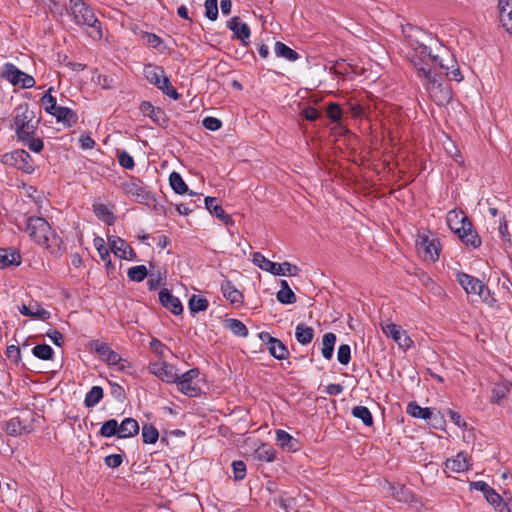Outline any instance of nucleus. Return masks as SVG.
<instances>
[{
    "mask_svg": "<svg viewBox=\"0 0 512 512\" xmlns=\"http://www.w3.org/2000/svg\"><path fill=\"white\" fill-rule=\"evenodd\" d=\"M111 395L120 402H123L126 397L125 390L117 383H111Z\"/></svg>",
    "mask_w": 512,
    "mask_h": 512,
    "instance_id": "obj_64",
    "label": "nucleus"
},
{
    "mask_svg": "<svg viewBox=\"0 0 512 512\" xmlns=\"http://www.w3.org/2000/svg\"><path fill=\"white\" fill-rule=\"evenodd\" d=\"M403 33L411 48L408 59L430 98L438 106L448 105L452 99V91L437 72V68H449V65L444 63V55L433 54L431 47L425 43L428 35L421 28L408 25L403 28Z\"/></svg>",
    "mask_w": 512,
    "mask_h": 512,
    "instance_id": "obj_1",
    "label": "nucleus"
},
{
    "mask_svg": "<svg viewBox=\"0 0 512 512\" xmlns=\"http://www.w3.org/2000/svg\"><path fill=\"white\" fill-rule=\"evenodd\" d=\"M326 113L332 123H339L342 119V109L338 103H329Z\"/></svg>",
    "mask_w": 512,
    "mask_h": 512,
    "instance_id": "obj_52",
    "label": "nucleus"
},
{
    "mask_svg": "<svg viewBox=\"0 0 512 512\" xmlns=\"http://www.w3.org/2000/svg\"><path fill=\"white\" fill-rule=\"evenodd\" d=\"M499 19L502 26L512 32V0H499Z\"/></svg>",
    "mask_w": 512,
    "mask_h": 512,
    "instance_id": "obj_24",
    "label": "nucleus"
},
{
    "mask_svg": "<svg viewBox=\"0 0 512 512\" xmlns=\"http://www.w3.org/2000/svg\"><path fill=\"white\" fill-rule=\"evenodd\" d=\"M351 413L355 418L360 419L364 425H366V426L373 425V417H372L370 410L367 407L362 406V405L355 406L352 409Z\"/></svg>",
    "mask_w": 512,
    "mask_h": 512,
    "instance_id": "obj_43",
    "label": "nucleus"
},
{
    "mask_svg": "<svg viewBox=\"0 0 512 512\" xmlns=\"http://www.w3.org/2000/svg\"><path fill=\"white\" fill-rule=\"evenodd\" d=\"M337 359L340 364L347 365L351 359V348L348 344H341L338 348Z\"/></svg>",
    "mask_w": 512,
    "mask_h": 512,
    "instance_id": "obj_56",
    "label": "nucleus"
},
{
    "mask_svg": "<svg viewBox=\"0 0 512 512\" xmlns=\"http://www.w3.org/2000/svg\"><path fill=\"white\" fill-rule=\"evenodd\" d=\"M382 331L387 337H391L401 348H410L412 340L400 326L394 323H386L382 325Z\"/></svg>",
    "mask_w": 512,
    "mask_h": 512,
    "instance_id": "obj_17",
    "label": "nucleus"
},
{
    "mask_svg": "<svg viewBox=\"0 0 512 512\" xmlns=\"http://www.w3.org/2000/svg\"><path fill=\"white\" fill-rule=\"evenodd\" d=\"M94 246L97 249L101 260L105 261L106 265L108 267L111 266L112 263H111V259H110V252H109L108 248L106 247L103 238L96 237L94 239Z\"/></svg>",
    "mask_w": 512,
    "mask_h": 512,
    "instance_id": "obj_49",
    "label": "nucleus"
},
{
    "mask_svg": "<svg viewBox=\"0 0 512 512\" xmlns=\"http://www.w3.org/2000/svg\"><path fill=\"white\" fill-rule=\"evenodd\" d=\"M277 444L284 450L291 452L297 450L298 441L292 437L288 432L282 429L276 430Z\"/></svg>",
    "mask_w": 512,
    "mask_h": 512,
    "instance_id": "obj_30",
    "label": "nucleus"
},
{
    "mask_svg": "<svg viewBox=\"0 0 512 512\" xmlns=\"http://www.w3.org/2000/svg\"><path fill=\"white\" fill-rule=\"evenodd\" d=\"M34 135L35 134H30L28 136V139L19 141L22 142L25 146H27L31 151L39 153L43 150L44 143L42 139L35 138Z\"/></svg>",
    "mask_w": 512,
    "mask_h": 512,
    "instance_id": "obj_54",
    "label": "nucleus"
},
{
    "mask_svg": "<svg viewBox=\"0 0 512 512\" xmlns=\"http://www.w3.org/2000/svg\"><path fill=\"white\" fill-rule=\"evenodd\" d=\"M511 387L512 384L506 380L496 383L491 391L490 402L493 404H501L502 400L510 392Z\"/></svg>",
    "mask_w": 512,
    "mask_h": 512,
    "instance_id": "obj_27",
    "label": "nucleus"
},
{
    "mask_svg": "<svg viewBox=\"0 0 512 512\" xmlns=\"http://www.w3.org/2000/svg\"><path fill=\"white\" fill-rule=\"evenodd\" d=\"M123 190L126 195L133 197L138 203L147 204L154 199L152 193L139 178L131 177L129 181L123 183Z\"/></svg>",
    "mask_w": 512,
    "mask_h": 512,
    "instance_id": "obj_13",
    "label": "nucleus"
},
{
    "mask_svg": "<svg viewBox=\"0 0 512 512\" xmlns=\"http://www.w3.org/2000/svg\"><path fill=\"white\" fill-rule=\"evenodd\" d=\"M149 372L166 383H175L178 380V374L175 367L165 361L151 363L148 367Z\"/></svg>",
    "mask_w": 512,
    "mask_h": 512,
    "instance_id": "obj_15",
    "label": "nucleus"
},
{
    "mask_svg": "<svg viewBox=\"0 0 512 512\" xmlns=\"http://www.w3.org/2000/svg\"><path fill=\"white\" fill-rule=\"evenodd\" d=\"M208 306V300L196 294H193L188 301V307L192 314L205 311Z\"/></svg>",
    "mask_w": 512,
    "mask_h": 512,
    "instance_id": "obj_41",
    "label": "nucleus"
},
{
    "mask_svg": "<svg viewBox=\"0 0 512 512\" xmlns=\"http://www.w3.org/2000/svg\"><path fill=\"white\" fill-rule=\"evenodd\" d=\"M417 251L425 261L435 262L439 259L440 242L437 238L420 235L416 242Z\"/></svg>",
    "mask_w": 512,
    "mask_h": 512,
    "instance_id": "obj_12",
    "label": "nucleus"
},
{
    "mask_svg": "<svg viewBox=\"0 0 512 512\" xmlns=\"http://www.w3.org/2000/svg\"><path fill=\"white\" fill-rule=\"evenodd\" d=\"M221 291L226 300L231 304H242L243 294L235 287V285L228 279L221 283Z\"/></svg>",
    "mask_w": 512,
    "mask_h": 512,
    "instance_id": "obj_23",
    "label": "nucleus"
},
{
    "mask_svg": "<svg viewBox=\"0 0 512 512\" xmlns=\"http://www.w3.org/2000/svg\"><path fill=\"white\" fill-rule=\"evenodd\" d=\"M200 375L198 368H192L181 376L178 375V380L175 381L178 390L188 397H197L200 395L201 388L195 381Z\"/></svg>",
    "mask_w": 512,
    "mask_h": 512,
    "instance_id": "obj_11",
    "label": "nucleus"
},
{
    "mask_svg": "<svg viewBox=\"0 0 512 512\" xmlns=\"http://www.w3.org/2000/svg\"><path fill=\"white\" fill-rule=\"evenodd\" d=\"M46 335L50 338V340L58 347H62L64 342V337L61 332L56 329H50Z\"/></svg>",
    "mask_w": 512,
    "mask_h": 512,
    "instance_id": "obj_63",
    "label": "nucleus"
},
{
    "mask_svg": "<svg viewBox=\"0 0 512 512\" xmlns=\"http://www.w3.org/2000/svg\"><path fill=\"white\" fill-rule=\"evenodd\" d=\"M227 27L234 33V36L242 42L244 46L248 45V39L251 35L250 27L246 24L241 22L240 18L238 16L232 17L227 22Z\"/></svg>",
    "mask_w": 512,
    "mask_h": 512,
    "instance_id": "obj_19",
    "label": "nucleus"
},
{
    "mask_svg": "<svg viewBox=\"0 0 512 512\" xmlns=\"http://www.w3.org/2000/svg\"><path fill=\"white\" fill-rule=\"evenodd\" d=\"M296 340L302 345H308L314 338V329L303 323L296 326L295 329Z\"/></svg>",
    "mask_w": 512,
    "mask_h": 512,
    "instance_id": "obj_33",
    "label": "nucleus"
},
{
    "mask_svg": "<svg viewBox=\"0 0 512 512\" xmlns=\"http://www.w3.org/2000/svg\"><path fill=\"white\" fill-rule=\"evenodd\" d=\"M159 301L161 305L174 315H180L183 312V306L179 298L170 293L167 288L159 292Z\"/></svg>",
    "mask_w": 512,
    "mask_h": 512,
    "instance_id": "obj_20",
    "label": "nucleus"
},
{
    "mask_svg": "<svg viewBox=\"0 0 512 512\" xmlns=\"http://www.w3.org/2000/svg\"><path fill=\"white\" fill-rule=\"evenodd\" d=\"M21 264V255L14 249L0 248V266L2 268Z\"/></svg>",
    "mask_w": 512,
    "mask_h": 512,
    "instance_id": "obj_28",
    "label": "nucleus"
},
{
    "mask_svg": "<svg viewBox=\"0 0 512 512\" xmlns=\"http://www.w3.org/2000/svg\"><path fill=\"white\" fill-rule=\"evenodd\" d=\"M457 281L467 294L478 295L480 299L492 306L495 302L489 288L478 278L464 272L457 274Z\"/></svg>",
    "mask_w": 512,
    "mask_h": 512,
    "instance_id": "obj_7",
    "label": "nucleus"
},
{
    "mask_svg": "<svg viewBox=\"0 0 512 512\" xmlns=\"http://www.w3.org/2000/svg\"><path fill=\"white\" fill-rule=\"evenodd\" d=\"M140 111L144 116H148L155 123H159L160 119L164 116V112L159 107H154L150 102L143 101L140 105Z\"/></svg>",
    "mask_w": 512,
    "mask_h": 512,
    "instance_id": "obj_36",
    "label": "nucleus"
},
{
    "mask_svg": "<svg viewBox=\"0 0 512 512\" xmlns=\"http://www.w3.org/2000/svg\"><path fill=\"white\" fill-rule=\"evenodd\" d=\"M302 116L310 122L318 120L321 116L319 111L313 106H307L302 110Z\"/></svg>",
    "mask_w": 512,
    "mask_h": 512,
    "instance_id": "obj_61",
    "label": "nucleus"
},
{
    "mask_svg": "<svg viewBox=\"0 0 512 512\" xmlns=\"http://www.w3.org/2000/svg\"><path fill=\"white\" fill-rule=\"evenodd\" d=\"M104 463L109 468H118L123 463L122 454H111L104 458Z\"/></svg>",
    "mask_w": 512,
    "mask_h": 512,
    "instance_id": "obj_62",
    "label": "nucleus"
},
{
    "mask_svg": "<svg viewBox=\"0 0 512 512\" xmlns=\"http://www.w3.org/2000/svg\"><path fill=\"white\" fill-rule=\"evenodd\" d=\"M159 438V432L152 424H145L142 427V440L145 444H155Z\"/></svg>",
    "mask_w": 512,
    "mask_h": 512,
    "instance_id": "obj_45",
    "label": "nucleus"
},
{
    "mask_svg": "<svg viewBox=\"0 0 512 512\" xmlns=\"http://www.w3.org/2000/svg\"><path fill=\"white\" fill-rule=\"evenodd\" d=\"M202 125L210 131H216L219 130L222 127V122L220 119L215 117H205L202 121Z\"/></svg>",
    "mask_w": 512,
    "mask_h": 512,
    "instance_id": "obj_60",
    "label": "nucleus"
},
{
    "mask_svg": "<svg viewBox=\"0 0 512 512\" xmlns=\"http://www.w3.org/2000/svg\"><path fill=\"white\" fill-rule=\"evenodd\" d=\"M169 183L171 188L177 194H185L188 191V186L184 182L182 176L177 172H172L170 174Z\"/></svg>",
    "mask_w": 512,
    "mask_h": 512,
    "instance_id": "obj_44",
    "label": "nucleus"
},
{
    "mask_svg": "<svg viewBox=\"0 0 512 512\" xmlns=\"http://www.w3.org/2000/svg\"><path fill=\"white\" fill-rule=\"evenodd\" d=\"M259 339L267 346L271 356L277 360H284L289 357V350L286 345L279 339L273 337L268 332H260Z\"/></svg>",
    "mask_w": 512,
    "mask_h": 512,
    "instance_id": "obj_14",
    "label": "nucleus"
},
{
    "mask_svg": "<svg viewBox=\"0 0 512 512\" xmlns=\"http://www.w3.org/2000/svg\"><path fill=\"white\" fill-rule=\"evenodd\" d=\"M1 162L5 165L16 167L25 173L34 171V164L30 154L24 149H16L1 156Z\"/></svg>",
    "mask_w": 512,
    "mask_h": 512,
    "instance_id": "obj_9",
    "label": "nucleus"
},
{
    "mask_svg": "<svg viewBox=\"0 0 512 512\" xmlns=\"http://www.w3.org/2000/svg\"><path fill=\"white\" fill-rule=\"evenodd\" d=\"M25 231L29 237L37 244L50 249L60 247L62 240L52 230L49 223L38 216H29L25 219Z\"/></svg>",
    "mask_w": 512,
    "mask_h": 512,
    "instance_id": "obj_2",
    "label": "nucleus"
},
{
    "mask_svg": "<svg viewBox=\"0 0 512 512\" xmlns=\"http://www.w3.org/2000/svg\"><path fill=\"white\" fill-rule=\"evenodd\" d=\"M205 208L219 220H221L225 225H233L234 220L230 215H228L223 207L217 204V199L215 197L207 196L204 199Z\"/></svg>",
    "mask_w": 512,
    "mask_h": 512,
    "instance_id": "obj_22",
    "label": "nucleus"
},
{
    "mask_svg": "<svg viewBox=\"0 0 512 512\" xmlns=\"http://www.w3.org/2000/svg\"><path fill=\"white\" fill-rule=\"evenodd\" d=\"M139 433V424L134 418H125L119 424V438L133 437Z\"/></svg>",
    "mask_w": 512,
    "mask_h": 512,
    "instance_id": "obj_31",
    "label": "nucleus"
},
{
    "mask_svg": "<svg viewBox=\"0 0 512 512\" xmlns=\"http://www.w3.org/2000/svg\"><path fill=\"white\" fill-rule=\"evenodd\" d=\"M435 54H443L444 55V63L449 65L448 69L445 68H438L440 72H438L441 76L445 75L449 77L450 80H454L457 82H460L463 77L461 75L460 69L457 66L456 60L454 56L443 47H440Z\"/></svg>",
    "mask_w": 512,
    "mask_h": 512,
    "instance_id": "obj_16",
    "label": "nucleus"
},
{
    "mask_svg": "<svg viewBox=\"0 0 512 512\" xmlns=\"http://www.w3.org/2000/svg\"><path fill=\"white\" fill-rule=\"evenodd\" d=\"M218 0H206L204 3L205 7V16L211 20L215 21L218 17Z\"/></svg>",
    "mask_w": 512,
    "mask_h": 512,
    "instance_id": "obj_55",
    "label": "nucleus"
},
{
    "mask_svg": "<svg viewBox=\"0 0 512 512\" xmlns=\"http://www.w3.org/2000/svg\"><path fill=\"white\" fill-rule=\"evenodd\" d=\"M90 347L95 353L105 361L108 365H118L120 363L121 356L111 349L109 344L101 343L97 340L90 342Z\"/></svg>",
    "mask_w": 512,
    "mask_h": 512,
    "instance_id": "obj_18",
    "label": "nucleus"
},
{
    "mask_svg": "<svg viewBox=\"0 0 512 512\" xmlns=\"http://www.w3.org/2000/svg\"><path fill=\"white\" fill-rule=\"evenodd\" d=\"M52 115L65 127H72L78 120V116L74 110L63 106H60Z\"/></svg>",
    "mask_w": 512,
    "mask_h": 512,
    "instance_id": "obj_26",
    "label": "nucleus"
},
{
    "mask_svg": "<svg viewBox=\"0 0 512 512\" xmlns=\"http://www.w3.org/2000/svg\"><path fill=\"white\" fill-rule=\"evenodd\" d=\"M256 456L260 461L273 462L276 457V452L272 447L262 445L256 450Z\"/></svg>",
    "mask_w": 512,
    "mask_h": 512,
    "instance_id": "obj_50",
    "label": "nucleus"
},
{
    "mask_svg": "<svg viewBox=\"0 0 512 512\" xmlns=\"http://www.w3.org/2000/svg\"><path fill=\"white\" fill-rule=\"evenodd\" d=\"M19 312L24 315L35 319L48 320L51 313L35 303L34 306L22 305L19 307Z\"/></svg>",
    "mask_w": 512,
    "mask_h": 512,
    "instance_id": "obj_29",
    "label": "nucleus"
},
{
    "mask_svg": "<svg viewBox=\"0 0 512 512\" xmlns=\"http://www.w3.org/2000/svg\"><path fill=\"white\" fill-rule=\"evenodd\" d=\"M447 224L465 245L473 248H478L481 245V238L462 211H450L447 215Z\"/></svg>",
    "mask_w": 512,
    "mask_h": 512,
    "instance_id": "obj_3",
    "label": "nucleus"
},
{
    "mask_svg": "<svg viewBox=\"0 0 512 512\" xmlns=\"http://www.w3.org/2000/svg\"><path fill=\"white\" fill-rule=\"evenodd\" d=\"M14 113L12 127L18 140H26L30 134L36 133L39 120H35L34 112L29 109L28 104L17 106Z\"/></svg>",
    "mask_w": 512,
    "mask_h": 512,
    "instance_id": "obj_5",
    "label": "nucleus"
},
{
    "mask_svg": "<svg viewBox=\"0 0 512 512\" xmlns=\"http://www.w3.org/2000/svg\"><path fill=\"white\" fill-rule=\"evenodd\" d=\"M253 263L260 269L267 271L276 276H284L286 274L295 276L299 272V268L289 262L275 263L267 259L260 252L253 253Z\"/></svg>",
    "mask_w": 512,
    "mask_h": 512,
    "instance_id": "obj_8",
    "label": "nucleus"
},
{
    "mask_svg": "<svg viewBox=\"0 0 512 512\" xmlns=\"http://www.w3.org/2000/svg\"><path fill=\"white\" fill-rule=\"evenodd\" d=\"M281 289L277 292L276 298L281 304H293L296 302V295L291 290L286 280H281Z\"/></svg>",
    "mask_w": 512,
    "mask_h": 512,
    "instance_id": "obj_35",
    "label": "nucleus"
},
{
    "mask_svg": "<svg viewBox=\"0 0 512 512\" xmlns=\"http://www.w3.org/2000/svg\"><path fill=\"white\" fill-rule=\"evenodd\" d=\"M111 244L112 252L119 258L133 260L136 258V254L131 246L120 237L113 236L109 239Z\"/></svg>",
    "mask_w": 512,
    "mask_h": 512,
    "instance_id": "obj_21",
    "label": "nucleus"
},
{
    "mask_svg": "<svg viewBox=\"0 0 512 512\" xmlns=\"http://www.w3.org/2000/svg\"><path fill=\"white\" fill-rule=\"evenodd\" d=\"M406 412H407V414H409L410 416H412L414 418H419V419H424V420L430 419L433 415V410L431 408H427V407L423 408L420 405H418L417 402H415V401L408 403Z\"/></svg>",
    "mask_w": 512,
    "mask_h": 512,
    "instance_id": "obj_32",
    "label": "nucleus"
},
{
    "mask_svg": "<svg viewBox=\"0 0 512 512\" xmlns=\"http://www.w3.org/2000/svg\"><path fill=\"white\" fill-rule=\"evenodd\" d=\"M144 76L149 83L157 87L165 95L169 96L173 100H178L180 98V94L173 87L161 66L154 64L145 65Z\"/></svg>",
    "mask_w": 512,
    "mask_h": 512,
    "instance_id": "obj_6",
    "label": "nucleus"
},
{
    "mask_svg": "<svg viewBox=\"0 0 512 512\" xmlns=\"http://www.w3.org/2000/svg\"><path fill=\"white\" fill-rule=\"evenodd\" d=\"M148 275L147 268L144 265L133 266L129 268L127 276L134 282H142Z\"/></svg>",
    "mask_w": 512,
    "mask_h": 512,
    "instance_id": "obj_47",
    "label": "nucleus"
},
{
    "mask_svg": "<svg viewBox=\"0 0 512 512\" xmlns=\"http://www.w3.org/2000/svg\"><path fill=\"white\" fill-rule=\"evenodd\" d=\"M32 354L40 360L47 361L53 359L54 351L47 344H39L33 347Z\"/></svg>",
    "mask_w": 512,
    "mask_h": 512,
    "instance_id": "obj_46",
    "label": "nucleus"
},
{
    "mask_svg": "<svg viewBox=\"0 0 512 512\" xmlns=\"http://www.w3.org/2000/svg\"><path fill=\"white\" fill-rule=\"evenodd\" d=\"M274 52L277 57L284 58L288 61H296L300 58V55L295 50L288 47L283 42L277 41L274 46Z\"/></svg>",
    "mask_w": 512,
    "mask_h": 512,
    "instance_id": "obj_34",
    "label": "nucleus"
},
{
    "mask_svg": "<svg viewBox=\"0 0 512 512\" xmlns=\"http://www.w3.org/2000/svg\"><path fill=\"white\" fill-rule=\"evenodd\" d=\"M322 355L325 359L330 360L333 356L334 346L336 343V335L332 332L326 333L323 336Z\"/></svg>",
    "mask_w": 512,
    "mask_h": 512,
    "instance_id": "obj_40",
    "label": "nucleus"
},
{
    "mask_svg": "<svg viewBox=\"0 0 512 512\" xmlns=\"http://www.w3.org/2000/svg\"><path fill=\"white\" fill-rule=\"evenodd\" d=\"M70 9L76 24L88 26L92 29L90 36L94 39H101V24L89 5L83 0H70Z\"/></svg>",
    "mask_w": 512,
    "mask_h": 512,
    "instance_id": "obj_4",
    "label": "nucleus"
},
{
    "mask_svg": "<svg viewBox=\"0 0 512 512\" xmlns=\"http://www.w3.org/2000/svg\"><path fill=\"white\" fill-rule=\"evenodd\" d=\"M94 213L95 215L103 220L108 221L110 219H113V213L109 210V208L105 204H95L94 206Z\"/></svg>",
    "mask_w": 512,
    "mask_h": 512,
    "instance_id": "obj_57",
    "label": "nucleus"
},
{
    "mask_svg": "<svg viewBox=\"0 0 512 512\" xmlns=\"http://www.w3.org/2000/svg\"><path fill=\"white\" fill-rule=\"evenodd\" d=\"M225 327L229 329L235 336L238 337H247L248 336V329L245 326V324L235 318H229L225 320Z\"/></svg>",
    "mask_w": 512,
    "mask_h": 512,
    "instance_id": "obj_37",
    "label": "nucleus"
},
{
    "mask_svg": "<svg viewBox=\"0 0 512 512\" xmlns=\"http://www.w3.org/2000/svg\"><path fill=\"white\" fill-rule=\"evenodd\" d=\"M52 88L45 92L41 98V103L47 113L53 114L60 106L57 105L56 98L51 95Z\"/></svg>",
    "mask_w": 512,
    "mask_h": 512,
    "instance_id": "obj_48",
    "label": "nucleus"
},
{
    "mask_svg": "<svg viewBox=\"0 0 512 512\" xmlns=\"http://www.w3.org/2000/svg\"><path fill=\"white\" fill-rule=\"evenodd\" d=\"M102 437L109 438L117 436L119 438V423L116 419H109L105 421L99 431Z\"/></svg>",
    "mask_w": 512,
    "mask_h": 512,
    "instance_id": "obj_39",
    "label": "nucleus"
},
{
    "mask_svg": "<svg viewBox=\"0 0 512 512\" xmlns=\"http://www.w3.org/2000/svg\"><path fill=\"white\" fill-rule=\"evenodd\" d=\"M485 499L496 509L502 510L504 508V499L492 487L484 495Z\"/></svg>",
    "mask_w": 512,
    "mask_h": 512,
    "instance_id": "obj_53",
    "label": "nucleus"
},
{
    "mask_svg": "<svg viewBox=\"0 0 512 512\" xmlns=\"http://www.w3.org/2000/svg\"><path fill=\"white\" fill-rule=\"evenodd\" d=\"M5 431L8 435L19 436L24 433H29V429L23 425L18 417L11 418L5 426Z\"/></svg>",
    "mask_w": 512,
    "mask_h": 512,
    "instance_id": "obj_38",
    "label": "nucleus"
},
{
    "mask_svg": "<svg viewBox=\"0 0 512 512\" xmlns=\"http://www.w3.org/2000/svg\"><path fill=\"white\" fill-rule=\"evenodd\" d=\"M1 76L9 81L13 86L19 85L23 89H29L35 86L34 78L21 71L12 63H6L3 65Z\"/></svg>",
    "mask_w": 512,
    "mask_h": 512,
    "instance_id": "obj_10",
    "label": "nucleus"
},
{
    "mask_svg": "<svg viewBox=\"0 0 512 512\" xmlns=\"http://www.w3.org/2000/svg\"><path fill=\"white\" fill-rule=\"evenodd\" d=\"M233 476L236 481L243 480L246 476V465L243 461L232 462Z\"/></svg>",
    "mask_w": 512,
    "mask_h": 512,
    "instance_id": "obj_58",
    "label": "nucleus"
},
{
    "mask_svg": "<svg viewBox=\"0 0 512 512\" xmlns=\"http://www.w3.org/2000/svg\"><path fill=\"white\" fill-rule=\"evenodd\" d=\"M143 38L146 40L148 46L158 49L160 52L166 49V46L163 44V39L154 33L145 32Z\"/></svg>",
    "mask_w": 512,
    "mask_h": 512,
    "instance_id": "obj_51",
    "label": "nucleus"
},
{
    "mask_svg": "<svg viewBox=\"0 0 512 512\" xmlns=\"http://www.w3.org/2000/svg\"><path fill=\"white\" fill-rule=\"evenodd\" d=\"M103 398V389L100 386H93L86 394L84 404L87 408L96 406Z\"/></svg>",
    "mask_w": 512,
    "mask_h": 512,
    "instance_id": "obj_42",
    "label": "nucleus"
},
{
    "mask_svg": "<svg viewBox=\"0 0 512 512\" xmlns=\"http://www.w3.org/2000/svg\"><path fill=\"white\" fill-rule=\"evenodd\" d=\"M118 162L125 169H132L135 165L133 157L126 151L118 153Z\"/></svg>",
    "mask_w": 512,
    "mask_h": 512,
    "instance_id": "obj_59",
    "label": "nucleus"
},
{
    "mask_svg": "<svg viewBox=\"0 0 512 512\" xmlns=\"http://www.w3.org/2000/svg\"><path fill=\"white\" fill-rule=\"evenodd\" d=\"M469 457L464 452H459L455 458L447 459L445 462V468L452 472H464L469 469Z\"/></svg>",
    "mask_w": 512,
    "mask_h": 512,
    "instance_id": "obj_25",
    "label": "nucleus"
}]
</instances>
